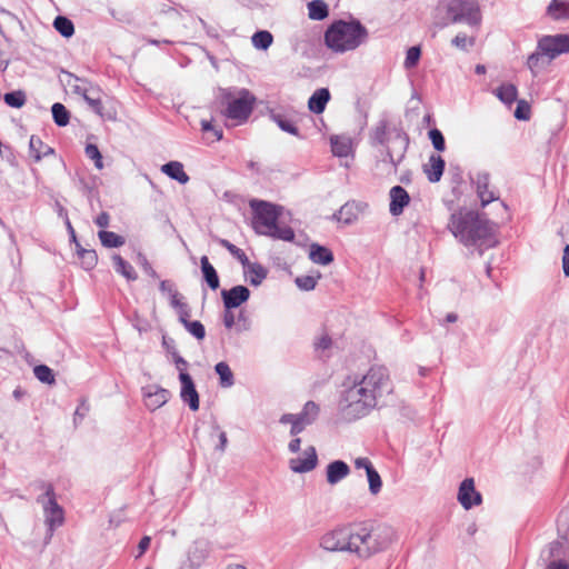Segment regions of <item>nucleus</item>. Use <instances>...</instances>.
Instances as JSON below:
<instances>
[{
  "label": "nucleus",
  "instance_id": "36",
  "mask_svg": "<svg viewBox=\"0 0 569 569\" xmlns=\"http://www.w3.org/2000/svg\"><path fill=\"white\" fill-rule=\"evenodd\" d=\"M557 530L559 538L563 540L569 548V508L563 509L557 519Z\"/></svg>",
  "mask_w": 569,
  "mask_h": 569
},
{
  "label": "nucleus",
  "instance_id": "59",
  "mask_svg": "<svg viewBox=\"0 0 569 569\" xmlns=\"http://www.w3.org/2000/svg\"><path fill=\"white\" fill-rule=\"evenodd\" d=\"M201 129L202 131H212L217 140L222 139V130L213 128L211 122L208 120H201Z\"/></svg>",
  "mask_w": 569,
  "mask_h": 569
},
{
  "label": "nucleus",
  "instance_id": "9",
  "mask_svg": "<svg viewBox=\"0 0 569 569\" xmlns=\"http://www.w3.org/2000/svg\"><path fill=\"white\" fill-rule=\"evenodd\" d=\"M38 502L42 505L44 523L48 532L44 543H49L53 532L57 528L61 527L64 522V512L61 506L56 500L54 489L52 485H46V491L38 498Z\"/></svg>",
  "mask_w": 569,
  "mask_h": 569
},
{
  "label": "nucleus",
  "instance_id": "14",
  "mask_svg": "<svg viewBox=\"0 0 569 569\" xmlns=\"http://www.w3.org/2000/svg\"><path fill=\"white\" fill-rule=\"evenodd\" d=\"M305 458H292L289 460V468L296 473H306L313 470L318 465L316 448L309 446L305 452Z\"/></svg>",
  "mask_w": 569,
  "mask_h": 569
},
{
  "label": "nucleus",
  "instance_id": "25",
  "mask_svg": "<svg viewBox=\"0 0 569 569\" xmlns=\"http://www.w3.org/2000/svg\"><path fill=\"white\" fill-rule=\"evenodd\" d=\"M309 258L312 262L322 266H327L333 261L332 252L328 248L317 243L310 246Z\"/></svg>",
  "mask_w": 569,
  "mask_h": 569
},
{
  "label": "nucleus",
  "instance_id": "42",
  "mask_svg": "<svg viewBox=\"0 0 569 569\" xmlns=\"http://www.w3.org/2000/svg\"><path fill=\"white\" fill-rule=\"evenodd\" d=\"M551 60H548L545 53H542L538 48L537 51L531 53L528 57L527 66L528 68L536 73L538 69H541L542 67L547 66Z\"/></svg>",
  "mask_w": 569,
  "mask_h": 569
},
{
  "label": "nucleus",
  "instance_id": "61",
  "mask_svg": "<svg viewBox=\"0 0 569 569\" xmlns=\"http://www.w3.org/2000/svg\"><path fill=\"white\" fill-rule=\"evenodd\" d=\"M355 467L357 469H365L366 473L368 472L369 468H373L371 461L366 457H359L355 460Z\"/></svg>",
  "mask_w": 569,
  "mask_h": 569
},
{
  "label": "nucleus",
  "instance_id": "45",
  "mask_svg": "<svg viewBox=\"0 0 569 569\" xmlns=\"http://www.w3.org/2000/svg\"><path fill=\"white\" fill-rule=\"evenodd\" d=\"M367 479L369 483V491L372 496H377L382 488V480L378 471L373 468H369L367 472Z\"/></svg>",
  "mask_w": 569,
  "mask_h": 569
},
{
  "label": "nucleus",
  "instance_id": "64",
  "mask_svg": "<svg viewBox=\"0 0 569 569\" xmlns=\"http://www.w3.org/2000/svg\"><path fill=\"white\" fill-rule=\"evenodd\" d=\"M546 569H569V565L563 560L550 561Z\"/></svg>",
  "mask_w": 569,
  "mask_h": 569
},
{
  "label": "nucleus",
  "instance_id": "4",
  "mask_svg": "<svg viewBox=\"0 0 569 569\" xmlns=\"http://www.w3.org/2000/svg\"><path fill=\"white\" fill-rule=\"evenodd\" d=\"M369 140L372 147H383L381 163L390 164L393 172L405 159L409 137L399 124H390L387 120H380L369 133Z\"/></svg>",
  "mask_w": 569,
  "mask_h": 569
},
{
  "label": "nucleus",
  "instance_id": "8",
  "mask_svg": "<svg viewBox=\"0 0 569 569\" xmlns=\"http://www.w3.org/2000/svg\"><path fill=\"white\" fill-rule=\"evenodd\" d=\"M445 8V19L449 23H465L469 27H478L481 22L480 8L475 0H448Z\"/></svg>",
  "mask_w": 569,
  "mask_h": 569
},
{
  "label": "nucleus",
  "instance_id": "62",
  "mask_svg": "<svg viewBox=\"0 0 569 569\" xmlns=\"http://www.w3.org/2000/svg\"><path fill=\"white\" fill-rule=\"evenodd\" d=\"M150 542H151V538L149 536H144L141 538V540L138 545L139 552L136 556L137 558L141 557L148 550Z\"/></svg>",
  "mask_w": 569,
  "mask_h": 569
},
{
  "label": "nucleus",
  "instance_id": "2",
  "mask_svg": "<svg viewBox=\"0 0 569 569\" xmlns=\"http://www.w3.org/2000/svg\"><path fill=\"white\" fill-rule=\"evenodd\" d=\"M340 393L338 413L341 420L352 422L368 416L379 401L392 391L387 368L375 366L366 375L348 379Z\"/></svg>",
  "mask_w": 569,
  "mask_h": 569
},
{
  "label": "nucleus",
  "instance_id": "3",
  "mask_svg": "<svg viewBox=\"0 0 569 569\" xmlns=\"http://www.w3.org/2000/svg\"><path fill=\"white\" fill-rule=\"evenodd\" d=\"M448 228L465 246L491 247L496 242L493 240L496 224L475 211L452 213Z\"/></svg>",
  "mask_w": 569,
  "mask_h": 569
},
{
  "label": "nucleus",
  "instance_id": "54",
  "mask_svg": "<svg viewBox=\"0 0 569 569\" xmlns=\"http://www.w3.org/2000/svg\"><path fill=\"white\" fill-rule=\"evenodd\" d=\"M138 263L141 266L144 273L150 276L151 278H158L157 271L152 268L147 257L143 253H138Z\"/></svg>",
  "mask_w": 569,
  "mask_h": 569
},
{
  "label": "nucleus",
  "instance_id": "58",
  "mask_svg": "<svg viewBox=\"0 0 569 569\" xmlns=\"http://www.w3.org/2000/svg\"><path fill=\"white\" fill-rule=\"evenodd\" d=\"M173 356V361L176 363V367L177 369L179 370L180 373H187L186 372V368L188 366V362L181 357L178 355V352L173 349L172 351H170Z\"/></svg>",
  "mask_w": 569,
  "mask_h": 569
},
{
  "label": "nucleus",
  "instance_id": "22",
  "mask_svg": "<svg viewBox=\"0 0 569 569\" xmlns=\"http://www.w3.org/2000/svg\"><path fill=\"white\" fill-rule=\"evenodd\" d=\"M54 150L43 143V141L37 137L31 136L29 141V156L36 161L39 162L43 157L53 154Z\"/></svg>",
  "mask_w": 569,
  "mask_h": 569
},
{
  "label": "nucleus",
  "instance_id": "50",
  "mask_svg": "<svg viewBox=\"0 0 569 569\" xmlns=\"http://www.w3.org/2000/svg\"><path fill=\"white\" fill-rule=\"evenodd\" d=\"M321 276H300L297 277L295 282L300 290L310 291L316 288L317 281Z\"/></svg>",
  "mask_w": 569,
  "mask_h": 569
},
{
  "label": "nucleus",
  "instance_id": "6",
  "mask_svg": "<svg viewBox=\"0 0 569 569\" xmlns=\"http://www.w3.org/2000/svg\"><path fill=\"white\" fill-rule=\"evenodd\" d=\"M368 30L359 20L333 22L325 33V42L335 52L351 51L368 40Z\"/></svg>",
  "mask_w": 569,
  "mask_h": 569
},
{
  "label": "nucleus",
  "instance_id": "44",
  "mask_svg": "<svg viewBox=\"0 0 569 569\" xmlns=\"http://www.w3.org/2000/svg\"><path fill=\"white\" fill-rule=\"evenodd\" d=\"M332 346V339L328 333H322L320 337L316 338L313 341L315 351L319 355L320 358H327L326 351H328Z\"/></svg>",
  "mask_w": 569,
  "mask_h": 569
},
{
  "label": "nucleus",
  "instance_id": "35",
  "mask_svg": "<svg viewBox=\"0 0 569 569\" xmlns=\"http://www.w3.org/2000/svg\"><path fill=\"white\" fill-rule=\"evenodd\" d=\"M270 117L282 131L288 132L293 136H299V130H298L297 126L287 116L281 114V113L271 112Z\"/></svg>",
  "mask_w": 569,
  "mask_h": 569
},
{
  "label": "nucleus",
  "instance_id": "21",
  "mask_svg": "<svg viewBox=\"0 0 569 569\" xmlns=\"http://www.w3.org/2000/svg\"><path fill=\"white\" fill-rule=\"evenodd\" d=\"M330 100V91L327 88L317 89L308 100V108L311 112L320 114L325 111Z\"/></svg>",
  "mask_w": 569,
  "mask_h": 569
},
{
  "label": "nucleus",
  "instance_id": "17",
  "mask_svg": "<svg viewBox=\"0 0 569 569\" xmlns=\"http://www.w3.org/2000/svg\"><path fill=\"white\" fill-rule=\"evenodd\" d=\"M74 91L81 94L92 111L100 116L102 119H114V116L111 112H103L101 100L98 94L96 96L97 91L94 89H86L77 86Z\"/></svg>",
  "mask_w": 569,
  "mask_h": 569
},
{
  "label": "nucleus",
  "instance_id": "47",
  "mask_svg": "<svg viewBox=\"0 0 569 569\" xmlns=\"http://www.w3.org/2000/svg\"><path fill=\"white\" fill-rule=\"evenodd\" d=\"M420 57H421L420 47L419 46L410 47L407 50L406 59L403 62L405 69L409 70V69L415 68L418 64Z\"/></svg>",
  "mask_w": 569,
  "mask_h": 569
},
{
  "label": "nucleus",
  "instance_id": "13",
  "mask_svg": "<svg viewBox=\"0 0 569 569\" xmlns=\"http://www.w3.org/2000/svg\"><path fill=\"white\" fill-rule=\"evenodd\" d=\"M221 297L224 308L227 310H231L248 301L250 298V290L242 284H238L229 290L223 289L221 291Z\"/></svg>",
  "mask_w": 569,
  "mask_h": 569
},
{
  "label": "nucleus",
  "instance_id": "11",
  "mask_svg": "<svg viewBox=\"0 0 569 569\" xmlns=\"http://www.w3.org/2000/svg\"><path fill=\"white\" fill-rule=\"evenodd\" d=\"M471 182L476 188L481 206L486 207L490 202L498 200V196L490 189V174L486 171H479L471 177Z\"/></svg>",
  "mask_w": 569,
  "mask_h": 569
},
{
  "label": "nucleus",
  "instance_id": "40",
  "mask_svg": "<svg viewBox=\"0 0 569 569\" xmlns=\"http://www.w3.org/2000/svg\"><path fill=\"white\" fill-rule=\"evenodd\" d=\"M309 18L322 20L328 17V6L322 0H313L308 4Z\"/></svg>",
  "mask_w": 569,
  "mask_h": 569
},
{
  "label": "nucleus",
  "instance_id": "20",
  "mask_svg": "<svg viewBox=\"0 0 569 569\" xmlns=\"http://www.w3.org/2000/svg\"><path fill=\"white\" fill-rule=\"evenodd\" d=\"M446 162L439 154H431L429 157V161L423 166V172L427 174V178L430 182L435 183L440 181L443 171H445Z\"/></svg>",
  "mask_w": 569,
  "mask_h": 569
},
{
  "label": "nucleus",
  "instance_id": "32",
  "mask_svg": "<svg viewBox=\"0 0 569 569\" xmlns=\"http://www.w3.org/2000/svg\"><path fill=\"white\" fill-rule=\"evenodd\" d=\"M247 272L250 274L249 282L252 286H259L267 278L268 271L267 269L257 262H250L244 267Z\"/></svg>",
  "mask_w": 569,
  "mask_h": 569
},
{
  "label": "nucleus",
  "instance_id": "56",
  "mask_svg": "<svg viewBox=\"0 0 569 569\" xmlns=\"http://www.w3.org/2000/svg\"><path fill=\"white\" fill-rule=\"evenodd\" d=\"M178 315H179V321L184 325L186 322L189 321V318L191 317V309L189 307L188 303H182L178 309Z\"/></svg>",
  "mask_w": 569,
  "mask_h": 569
},
{
  "label": "nucleus",
  "instance_id": "63",
  "mask_svg": "<svg viewBox=\"0 0 569 569\" xmlns=\"http://www.w3.org/2000/svg\"><path fill=\"white\" fill-rule=\"evenodd\" d=\"M562 269L565 276L569 277V244H567L563 249Z\"/></svg>",
  "mask_w": 569,
  "mask_h": 569
},
{
  "label": "nucleus",
  "instance_id": "1",
  "mask_svg": "<svg viewBox=\"0 0 569 569\" xmlns=\"http://www.w3.org/2000/svg\"><path fill=\"white\" fill-rule=\"evenodd\" d=\"M395 539V530L383 522L366 521L341 526L326 532L320 546L332 552H349L368 559L386 550Z\"/></svg>",
  "mask_w": 569,
  "mask_h": 569
},
{
  "label": "nucleus",
  "instance_id": "26",
  "mask_svg": "<svg viewBox=\"0 0 569 569\" xmlns=\"http://www.w3.org/2000/svg\"><path fill=\"white\" fill-rule=\"evenodd\" d=\"M331 151L335 156L343 158L351 152V140L346 136H333L330 139Z\"/></svg>",
  "mask_w": 569,
  "mask_h": 569
},
{
  "label": "nucleus",
  "instance_id": "33",
  "mask_svg": "<svg viewBox=\"0 0 569 569\" xmlns=\"http://www.w3.org/2000/svg\"><path fill=\"white\" fill-rule=\"evenodd\" d=\"M214 371L219 376V383L222 388H230L234 383L233 373L229 365L220 361L214 366Z\"/></svg>",
  "mask_w": 569,
  "mask_h": 569
},
{
  "label": "nucleus",
  "instance_id": "51",
  "mask_svg": "<svg viewBox=\"0 0 569 569\" xmlns=\"http://www.w3.org/2000/svg\"><path fill=\"white\" fill-rule=\"evenodd\" d=\"M84 151H86V156L89 159L94 161L96 168L101 170L103 168V162H102V156H101L99 148L93 143H88L86 146Z\"/></svg>",
  "mask_w": 569,
  "mask_h": 569
},
{
  "label": "nucleus",
  "instance_id": "37",
  "mask_svg": "<svg viewBox=\"0 0 569 569\" xmlns=\"http://www.w3.org/2000/svg\"><path fill=\"white\" fill-rule=\"evenodd\" d=\"M78 256L81 260V264L86 270H91L98 262V256L94 250L83 249L80 243H77Z\"/></svg>",
  "mask_w": 569,
  "mask_h": 569
},
{
  "label": "nucleus",
  "instance_id": "60",
  "mask_svg": "<svg viewBox=\"0 0 569 569\" xmlns=\"http://www.w3.org/2000/svg\"><path fill=\"white\" fill-rule=\"evenodd\" d=\"M109 222H110V216L106 211H102L101 213H99L97 216V218L94 219V223L100 228H107L109 226Z\"/></svg>",
  "mask_w": 569,
  "mask_h": 569
},
{
  "label": "nucleus",
  "instance_id": "23",
  "mask_svg": "<svg viewBox=\"0 0 569 569\" xmlns=\"http://www.w3.org/2000/svg\"><path fill=\"white\" fill-rule=\"evenodd\" d=\"M161 171L172 180L186 184L190 178L184 172L183 164L180 161H169L161 167Z\"/></svg>",
  "mask_w": 569,
  "mask_h": 569
},
{
  "label": "nucleus",
  "instance_id": "57",
  "mask_svg": "<svg viewBox=\"0 0 569 569\" xmlns=\"http://www.w3.org/2000/svg\"><path fill=\"white\" fill-rule=\"evenodd\" d=\"M212 429L216 432H218V437H219V445L217 446V449L219 451L223 452L226 450V447H227V443H228L227 433L224 431H221L220 427L218 425H213Z\"/></svg>",
  "mask_w": 569,
  "mask_h": 569
},
{
  "label": "nucleus",
  "instance_id": "16",
  "mask_svg": "<svg viewBox=\"0 0 569 569\" xmlns=\"http://www.w3.org/2000/svg\"><path fill=\"white\" fill-rule=\"evenodd\" d=\"M170 392L167 389L149 386L144 389V403L150 410H157L168 402Z\"/></svg>",
  "mask_w": 569,
  "mask_h": 569
},
{
  "label": "nucleus",
  "instance_id": "49",
  "mask_svg": "<svg viewBox=\"0 0 569 569\" xmlns=\"http://www.w3.org/2000/svg\"><path fill=\"white\" fill-rule=\"evenodd\" d=\"M451 44L460 50L467 51L475 46V38L468 37L466 33H458L452 40Z\"/></svg>",
  "mask_w": 569,
  "mask_h": 569
},
{
  "label": "nucleus",
  "instance_id": "48",
  "mask_svg": "<svg viewBox=\"0 0 569 569\" xmlns=\"http://www.w3.org/2000/svg\"><path fill=\"white\" fill-rule=\"evenodd\" d=\"M4 102L12 108H21L26 102V94L22 91L8 92L3 97Z\"/></svg>",
  "mask_w": 569,
  "mask_h": 569
},
{
  "label": "nucleus",
  "instance_id": "27",
  "mask_svg": "<svg viewBox=\"0 0 569 569\" xmlns=\"http://www.w3.org/2000/svg\"><path fill=\"white\" fill-rule=\"evenodd\" d=\"M333 218L345 224H350L358 218V206L356 202H347L333 214Z\"/></svg>",
  "mask_w": 569,
  "mask_h": 569
},
{
  "label": "nucleus",
  "instance_id": "41",
  "mask_svg": "<svg viewBox=\"0 0 569 569\" xmlns=\"http://www.w3.org/2000/svg\"><path fill=\"white\" fill-rule=\"evenodd\" d=\"M251 40L254 48L267 50L272 44L273 37L269 31L260 30L253 33Z\"/></svg>",
  "mask_w": 569,
  "mask_h": 569
},
{
  "label": "nucleus",
  "instance_id": "39",
  "mask_svg": "<svg viewBox=\"0 0 569 569\" xmlns=\"http://www.w3.org/2000/svg\"><path fill=\"white\" fill-rule=\"evenodd\" d=\"M53 27L64 38H70L74 33L72 21L63 16H58L54 19Z\"/></svg>",
  "mask_w": 569,
  "mask_h": 569
},
{
  "label": "nucleus",
  "instance_id": "31",
  "mask_svg": "<svg viewBox=\"0 0 569 569\" xmlns=\"http://www.w3.org/2000/svg\"><path fill=\"white\" fill-rule=\"evenodd\" d=\"M496 96L505 104L511 106L517 100L518 90L512 83H503L496 89Z\"/></svg>",
  "mask_w": 569,
  "mask_h": 569
},
{
  "label": "nucleus",
  "instance_id": "46",
  "mask_svg": "<svg viewBox=\"0 0 569 569\" xmlns=\"http://www.w3.org/2000/svg\"><path fill=\"white\" fill-rule=\"evenodd\" d=\"M219 243L223 248H226L236 259H238L243 267L249 264V259L247 254L243 252V250L239 249L238 247H236L233 243L226 239H220Z\"/></svg>",
  "mask_w": 569,
  "mask_h": 569
},
{
  "label": "nucleus",
  "instance_id": "18",
  "mask_svg": "<svg viewBox=\"0 0 569 569\" xmlns=\"http://www.w3.org/2000/svg\"><path fill=\"white\" fill-rule=\"evenodd\" d=\"M389 211L392 216H399L403 212L405 207L409 204L410 197L405 188L395 186L390 189Z\"/></svg>",
  "mask_w": 569,
  "mask_h": 569
},
{
  "label": "nucleus",
  "instance_id": "5",
  "mask_svg": "<svg viewBox=\"0 0 569 569\" xmlns=\"http://www.w3.org/2000/svg\"><path fill=\"white\" fill-rule=\"evenodd\" d=\"M250 208L253 212L252 227L257 233L283 241H293L292 228L278 224L282 207L254 199L250 201Z\"/></svg>",
  "mask_w": 569,
  "mask_h": 569
},
{
  "label": "nucleus",
  "instance_id": "38",
  "mask_svg": "<svg viewBox=\"0 0 569 569\" xmlns=\"http://www.w3.org/2000/svg\"><path fill=\"white\" fill-rule=\"evenodd\" d=\"M52 118L57 126L66 127L70 120V112L68 109L60 102H56L51 108Z\"/></svg>",
  "mask_w": 569,
  "mask_h": 569
},
{
  "label": "nucleus",
  "instance_id": "30",
  "mask_svg": "<svg viewBox=\"0 0 569 569\" xmlns=\"http://www.w3.org/2000/svg\"><path fill=\"white\" fill-rule=\"evenodd\" d=\"M548 14L555 20L569 18V1L552 0L548 8Z\"/></svg>",
  "mask_w": 569,
  "mask_h": 569
},
{
  "label": "nucleus",
  "instance_id": "7",
  "mask_svg": "<svg viewBox=\"0 0 569 569\" xmlns=\"http://www.w3.org/2000/svg\"><path fill=\"white\" fill-rule=\"evenodd\" d=\"M218 99L226 106L223 116L239 122L246 121L252 112L256 98L247 89L234 92L231 89H220Z\"/></svg>",
  "mask_w": 569,
  "mask_h": 569
},
{
  "label": "nucleus",
  "instance_id": "12",
  "mask_svg": "<svg viewBox=\"0 0 569 569\" xmlns=\"http://www.w3.org/2000/svg\"><path fill=\"white\" fill-rule=\"evenodd\" d=\"M458 501L466 510L481 503V495L475 489V481L472 478H467L460 483Z\"/></svg>",
  "mask_w": 569,
  "mask_h": 569
},
{
  "label": "nucleus",
  "instance_id": "34",
  "mask_svg": "<svg viewBox=\"0 0 569 569\" xmlns=\"http://www.w3.org/2000/svg\"><path fill=\"white\" fill-rule=\"evenodd\" d=\"M98 237L101 244L106 248H118L124 244L126 240L122 236H119L112 231L100 230Z\"/></svg>",
  "mask_w": 569,
  "mask_h": 569
},
{
  "label": "nucleus",
  "instance_id": "28",
  "mask_svg": "<svg viewBox=\"0 0 569 569\" xmlns=\"http://www.w3.org/2000/svg\"><path fill=\"white\" fill-rule=\"evenodd\" d=\"M114 270L123 276L128 281H134L137 277V272L133 267L127 262L121 256L113 254L112 257Z\"/></svg>",
  "mask_w": 569,
  "mask_h": 569
},
{
  "label": "nucleus",
  "instance_id": "52",
  "mask_svg": "<svg viewBox=\"0 0 569 569\" xmlns=\"http://www.w3.org/2000/svg\"><path fill=\"white\" fill-rule=\"evenodd\" d=\"M183 326L188 330V332L190 335H192L194 338H197L198 340H202L204 338L206 330H204L203 325L200 321H198V320L188 321Z\"/></svg>",
  "mask_w": 569,
  "mask_h": 569
},
{
  "label": "nucleus",
  "instance_id": "53",
  "mask_svg": "<svg viewBox=\"0 0 569 569\" xmlns=\"http://www.w3.org/2000/svg\"><path fill=\"white\" fill-rule=\"evenodd\" d=\"M428 136H429V139L432 142L433 148L437 151H443L445 150V148H446L445 137H443L442 132L439 129H437V128L431 129L428 132Z\"/></svg>",
  "mask_w": 569,
  "mask_h": 569
},
{
  "label": "nucleus",
  "instance_id": "15",
  "mask_svg": "<svg viewBox=\"0 0 569 569\" xmlns=\"http://www.w3.org/2000/svg\"><path fill=\"white\" fill-rule=\"evenodd\" d=\"M179 380L181 382V399L183 402L188 403L189 408L192 411L199 409V395L196 390V386L193 380L189 373H179Z\"/></svg>",
  "mask_w": 569,
  "mask_h": 569
},
{
  "label": "nucleus",
  "instance_id": "43",
  "mask_svg": "<svg viewBox=\"0 0 569 569\" xmlns=\"http://www.w3.org/2000/svg\"><path fill=\"white\" fill-rule=\"evenodd\" d=\"M33 373L34 377L43 383L53 385L56 382L53 370L46 365L36 366Z\"/></svg>",
  "mask_w": 569,
  "mask_h": 569
},
{
  "label": "nucleus",
  "instance_id": "19",
  "mask_svg": "<svg viewBox=\"0 0 569 569\" xmlns=\"http://www.w3.org/2000/svg\"><path fill=\"white\" fill-rule=\"evenodd\" d=\"M350 473V467L342 460H335L327 466L326 478L329 485H337Z\"/></svg>",
  "mask_w": 569,
  "mask_h": 569
},
{
  "label": "nucleus",
  "instance_id": "10",
  "mask_svg": "<svg viewBox=\"0 0 569 569\" xmlns=\"http://www.w3.org/2000/svg\"><path fill=\"white\" fill-rule=\"evenodd\" d=\"M538 49L546 54L548 60H552L562 53L569 52V36H545L539 40Z\"/></svg>",
  "mask_w": 569,
  "mask_h": 569
},
{
  "label": "nucleus",
  "instance_id": "55",
  "mask_svg": "<svg viewBox=\"0 0 569 569\" xmlns=\"http://www.w3.org/2000/svg\"><path fill=\"white\" fill-rule=\"evenodd\" d=\"M529 116V106L523 100L519 101L515 111V117L519 120H528Z\"/></svg>",
  "mask_w": 569,
  "mask_h": 569
},
{
  "label": "nucleus",
  "instance_id": "24",
  "mask_svg": "<svg viewBox=\"0 0 569 569\" xmlns=\"http://www.w3.org/2000/svg\"><path fill=\"white\" fill-rule=\"evenodd\" d=\"M201 272L204 281L210 289L217 290L220 286L219 277L214 267L210 263L207 256H202L200 259Z\"/></svg>",
  "mask_w": 569,
  "mask_h": 569
},
{
  "label": "nucleus",
  "instance_id": "29",
  "mask_svg": "<svg viewBox=\"0 0 569 569\" xmlns=\"http://www.w3.org/2000/svg\"><path fill=\"white\" fill-rule=\"evenodd\" d=\"M319 411L320 408L316 402L308 401L305 403L301 412L297 413V418L298 420L302 421L306 426H310L317 420Z\"/></svg>",
  "mask_w": 569,
  "mask_h": 569
}]
</instances>
